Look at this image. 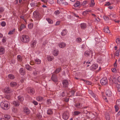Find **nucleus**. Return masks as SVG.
Segmentation results:
<instances>
[{
  "instance_id": "nucleus-1",
  "label": "nucleus",
  "mask_w": 120,
  "mask_h": 120,
  "mask_svg": "<svg viewBox=\"0 0 120 120\" xmlns=\"http://www.w3.org/2000/svg\"><path fill=\"white\" fill-rule=\"evenodd\" d=\"M0 105L1 107L5 110H7L10 108L9 103L6 101L2 102L1 103Z\"/></svg>"
},
{
  "instance_id": "nucleus-2",
  "label": "nucleus",
  "mask_w": 120,
  "mask_h": 120,
  "mask_svg": "<svg viewBox=\"0 0 120 120\" xmlns=\"http://www.w3.org/2000/svg\"><path fill=\"white\" fill-rule=\"evenodd\" d=\"M21 40L22 42L25 43L28 42L30 41L29 37L25 35H22L21 38Z\"/></svg>"
},
{
  "instance_id": "nucleus-3",
  "label": "nucleus",
  "mask_w": 120,
  "mask_h": 120,
  "mask_svg": "<svg viewBox=\"0 0 120 120\" xmlns=\"http://www.w3.org/2000/svg\"><path fill=\"white\" fill-rule=\"evenodd\" d=\"M100 82L101 84L103 85H105L108 84V79L106 78H103L101 80Z\"/></svg>"
},
{
  "instance_id": "nucleus-4",
  "label": "nucleus",
  "mask_w": 120,
  "mask_h": 120,
  "mask_svg": "<svg viewBox=\"0 0 120 120\" xmlns=\"http://www.w3.org/2000/svg\"><path fill=\"white\" fill-rule=\"evenodd\" d=\"M63 117L64 120H67L68 118L69 113L67 111L64 112L63 114Z\"/></svg>"
},
{
  "instance_id": "nucleus-5",
  "label": "nucleus",
  "mask_w": 120,
  "mask_h": 120,
  "mask_svg": "<svg viewBox=\"0 0 120 120\" xmlns=\"http://www.w3.org/2000/svg\"><path fill=\"white\" fill-rule=\"evenodd\" d=\"M4 91L5 93L9 94L11 91V90L8 87H6L4 89Z\"/></svg>"
},
{
  "instance_id": "nucleus-6",
  "label": "nucleus",
  "mask_w": 120,
  "mask_h": 120,
  "mask_svg": "<svg viewBox=\"0 0 120 120\" xmlns=\"http://www.w3.org/2000/svg\"><path fill=\"white\" fill-rule=\"evenodd\" d=\"M62 84L63 86L65 87H67L69 85V83L67 80H64L62 82Z\"/></svg>"
},
{
  "instance_id": "nucleus-7",
  "label": "nucleus",
  "mask_w": 120,
  "mask_h": 120,
  "mask_svg": "<svg viewBox=\"0 0 120 120\" xmlns=\"http://www.w3.org/2000/svg\"><path fill=\"white\" fill-rule=\"evenodd\" d=\"M51 79L52 80L55 82H57L58 81L56 75H52L51 77Z\"/></svg>"
},
{
  "instance_id": "nucleus-8",
  "label": "nucleus",
  "mask_w": 120,
  "mask_h": 120,
  "mask_svg": "<svg viewBox=\"0 0 120 120\" xmlns=\"http://www.w3.org/2000/svg\"><path fill=\"white\" fill-rule=\"evenodd\" d=\"M35 92V91L34 88H31L29 89L28 92V93L31 95H33Z\"/></svg>"
},
{
  "instance_id": "nucleus-9",
  "label": "nucleus",
  "mask_w": 120,
  "mask_h": 120,
  "mask_svg": "<svg viewBox=\"0 0 120 120\" xmlns=\"http://www.w3.org/2000/svg\"><path fill=\"white\" fill-rule=\"evenodd\" d=\"M59 53V51L58 49H55L52 52V53L53 55L55 56H57Z\"/></svg>"
},
{
  "instance_id": "nucleus-10",
  "label": "nucleus",
  "mask_w": 120,
  "mask_h": 120,
  "mask_svg": "<svg viewBox=\"0 0 120 120\" xmlns=\"http://www.w3.org/2000/svg\"><path fill=\"white\" fill-rule=\"evenodd\" d=\"M107 96L108 97H111L112 95V93L111 91L109 90H107L105 92Z\"/></svg>"
},
{
  "instance_id": "nucleus-11",
  "label": "nucleus",
  "mask_w": 120,
  "mask_h": 120,
  "mask_svg": "<svg viewBox=\"0 0 120 120\" xmlns=\"http://www.w3.org/2000/svg\"><path fill=\"white\" fill-rule=\"evenodd\" d=\"M13 104L14 106L16 107L19 106L20 105L19 102L18 101H14L13 102Z\"/></svg>"
},
{
  "instance_id": "nucleus-12",
  "label": "nucleus",
  "mask_w": 120,
  "mask_h": 120,
  "mask_svg": "<svg viewBox=\"0 0 120 120\" xmlns=\"http://www.w3.org/2000/svg\"><path fill=\"white\" fill-rule=\"evenodd\" d=\"M33 16L35 18H38L39 17V14L36 11H34L33 13Z\"/></svg>"
},
{
  "instance_id": "nucleus-13",
  "label": "nucleus",
  "mask_w": 120,
  "mask_h": 120,
  "mask_svg": "<svg viewBox=\"0 0 120 120\" xmlns=\"http://www.w3.org/2000/svg\"><path fill=\"white\" fill-rule=\"evenodd\" d=\"M80 26L82 29H84L86 27V25L85 23H81L80 25Z\"/></svg>"
},
{
  "instance_id": "nucleus-14",
  "label": "nucleus",
  "mask_w": 120,
  "mask_h": 120,
  "mask_svg": "<svg viewBox=\"0 0 120 120\" xmlns=\"http://www.w3.org/2000/svg\"><path fill=\"white\" fill-rule=\"evenodd\" d=\"M24 111L27 114H28L30 113V110L27 108L26 107H25L24 109Z\"/></svg>"
},
{
  "instance_id": "nucleus-15",
  "label": "nucleus",
  "mask_w": 120,
  "mask_h": 120,
  "mask_svg": "<svg viewBox=\"0 0 120 120\" xmlns=\"http://www.w3.org/2000/svg\"><path fill=\"white\" fill-rule=\"evenodd\" d=\"M37 41L35 40L32 41L31 43V46L32 47H35L36 45Z\"/></svg>"
},
{
  "instance_id": "nucleus-16",
  "label": "nucleus",
  "mask_w": 120,
  "mask_h": 120,
  "mask_svg": "<svg viewBox=\"0 0 120 120\" xmlns=\"http://www.w3.org/2000/svg\"><path fill=\"white\" fill-rule=\"evenodd\" d=\"M20 73L22 75H24L25 74V70L23 68H21L19 70Z\"/></svg>"
},
{
  "instance_id": "nucleus-17",
  "label": "nucleus",
  "mask_w": 120,
  "mask_h": 120,
  "mask_svg": "<svg viewBox=\"0 0 120 120\" xmlns=\"http://www.w3.org/2000/svg\"><path fill=\"white\" fill-rule=\"evenodd\" d=\"M61 48H63L65 47L66 46V44L64 43H61L59 44L58 45Z\"/></svg>"
},
{
  "instance_id": "nucleus-18",
  "label": "nucleus",
  "mask_w": 120,
  "mask_h": 120,
  "mask_svg": "<svg viewBox=\"0 0 120 120\" xmlns=\"http://www.w3.org/2000/svg\"><path fill=\"white\" fill-rule=\"evenodd\" d=\"M25 68L26 69L28 70L31 71L32 70V68L28 64H26L25 65Z\"/></svg>"
},
{
  "instance_id": "nucleus-19",
  "label": "nucleus",
  "mask_w": 120,
  "mask_h": 120,
  "mask_svg": "<svg viewBox=\"0 0 120 120\" xmlns=\"http://www.w3.org/2000/svg\"><path fill=\"white\" fill-rule=\"evenodd\" d=\"M103 30L105 32L108 33H110V30L109 29V28L108 27L105 28Z\"/></svg>"
},
{
  "instance_id": "nucleus-20",
  "label": "nucleus",
  "mask_w": 120,
  "mask_h": 120,
  "mask_svg": "<svg viewBox=\"0 0 120 120\" xmlns=\"http://www.w3.org/2000/svg\"><path fill=\"white\" fill-rule=\"evenodd\" d=\"M36 100L38 101H41L43 100V97L40 96H38L36 98Z\"/></svg>"
},
{
  "instance_id": "nucleus-21",
  "label": "nucleus",
  "mask_w": 120,
  "mask_h": 120,
  "mask_svg": "<svg viewBox=\"0 0 120 120\" xmlns=\"http://www.w3.org/2000/svg\"><path fill=\"white\" fill-rule=\"evenodd\" d=\"M67 32V30L64 29L62 30V32L61 33V34L62 35L64 36L66 34Z\"/></svg>"
},
{
  "instance_id": "nucleus-22",
  "label": "nucleus",
  "mask_w": 120,
  "mask_h": 120,
  "mask_svg": "<svg viewBox=\"0 0 120 120\" xmlns=\"http://www.w3.org/2000/svg\"><path fill=\"white\" fill-rule=\"evenodd\" d=\"M17 59L20 62H21L22 60L21 56L20 55H18L17 56Z\"/></svg>"
},
{
  "instance_id": "nucleus-23",
  "label": "nucleus",
  "mask_w": 120,
  "mask_h": 120,
  "mask_svg": "<svg viewBox=\"0 0 120 120\" xmlns=\"http://www.w3.org/2000/svg\"><path fill=\"white\" fill-rule=\"evenodd\" d=\"M5 50L4 49L1 48L0 49V55H2L4 53Z\"/></svg>"
},
{
  "instance_id": "nucleus-24",
  "label": "nucleus",
  "mask_w": 120,
  "mask_h": 120,
  "mask_svg": "<svg viewBox=\"0 0 120 120\" xmlns=\"http://www.w3.org/2000/svg\"><path fill=\"white\" fill-rule=\"evenodd\" d=\"M47 60L49 61H51L54 59V57L52 56H49L47 57Z\"/></svg>"
},
{
  "instance_id": "nucleus-25",
  "label": "nucleus",
  "mask_w": 120,
  "mask_h": 120,
  "mask_svg": "<svg viewBox=\"0 0 120 120\" xmlns=\"http://www.w3.org/2000/svg\"><path fill=\"white\" fill-rule=\"evenodd\" d=\"M26 27L25 26L24 24H22L20 26L19 31H21L22 30Z\"/></svg>"
},
{
  "instance_id": "nucleus-26",
  "label": "nucleus",
  "mask_w": 120,
  "mask_h": 120,
  "mask_svg": "<svg viewBox=\"0 0 120 120\" xmlns=\"http://www.w3.org/2000/svg\"><path fill=\"white\" fill-rule=\"evenodd\" d=\"M80 4V3L79 1H77L75 3L74 5V6L76 8L79 7Z\"/></svg>"
},
{
  "instance_id": "nucleus-27",
  "label": "nucleus",
  "mask_w": 120,
  "mask_h": 120,
  "mask_svg": "<svg viewBox=\"0 0 120 120\" xmlns=\"http://www.w3.org/2000/svg\"><path fill=\"white\" fill-rule=\"evenodd\" d=\"M17 85V84L15 82H12L10 83V85L12 87H15Z\"/></svg>"
},
{
  "instance_id": "nucleus-28",
  "label": "nucleus",
  "mask_w": 120,
  "mask_h": 120,
  "mask_svg": "<svg viewBox=\"0 0 120 120\" xmlns=\"http://www.w3.org/2000/svg\"><path fill=\"white\" fill-rule=\"evenodd\" d=\"M85 55L86 56H89L90 54V52L88 51H86L84 53Z\"/></svg>"
},
{
  "instance_id": "nucleus-29",
  "label": "nucleus",
  "mask_w": 120,
  "mask_h": 120,
  "mask_svg": "<svg viewBox=\"0 0 120 120\" xmlns=\"http://www.w3.org/2000/svg\"><path fill=\"white\" fill-rule=\"evenodd\" d=\"M18 99L20 101L22 102L24 100L23 98L21 96H19L18 97Z\"/></svg>"
},
{
  "instance_id": "nucleus-30",
  "label": "nucleus",
  "mask_w": 120,
  "mask_h": 120,
  "mask_svg": "<svg viewBox=\"0 0 120 120\" xmlns=\"http://www.w3.org/2000/svg\"><path fill=\"white\" fill-rule=\"evenodd\" d=\"M35 62L36 64H40L41 63V60L38 59H35Z\"/></svg>"
},
{
  "instance_id": "nucleus-31",
  "label": "nucleus",
  "mask_w": 120,
  "mask_h": 120,
  "mask_svg": "<svg viewBox=\"0 0 120 120\" xmlns=\"http://www.w3.org/2000/svg\"><path fill=\"white\" fill-rule=\"evenodd\" d=\"M76 41L77 43H79L81 42L82 39L80 37H78L76 39Z\"/></svg>"
},
{
  "instance_id": "nucleus-32",
  "label": "nucleus",
  "mask_w": 120,
  "mask_h": 120,
  "mask_svg": "<svg viewBox=\"0 0 120 120\" xmlns=\"http://www.w3.org/2000/svg\"><path fill=\"white\" fill-rule=\"evenodd\" d=\"M47 113L49 115H51L53 114V112L51 109H49L47 111Z\"/></svg>"
},
{
  "instance_id": "nucleus-33",
  "label": "nucleus",
  "mask_w": 120,
  "mask_h": 120,
  "mask_svg": "<svg viewBox=\"0 0 120 120\" xmlns=\"http://www.w3.org/2000/svg\"><path fill=\"white\" fill-rule=\"evenodd\" d=\"M98 65L97 64H93L92 66V68L94 69H96L98 67Z\"/></svg>"
},
{
  "instance_id": "nucleus-34",
  "label": "nucleus",
  "mask_w": 120,
  "mask_h": 120,
  "mask_svg": "<svg viewBox=\"0 0 120 120\" xmlns=\"http://www.w3.org/2000/svg\"><path fill=\"white\" fill-rule=\"evenodd\" d=\"M8 78L11 79H13L15 78V76L14 75L12 74H10L8 75Z\"/></svg>"
},
{
  "instance_id": "nucleus-35",
  "label": "nucleus",
  "mask_w": 120,
  "mask_h": 120,
  "mask_svg": "<svg viewBox=\"0 0 120 120\" xmlns=\"http://www.w3.org/2000/svg\"><path fill=\"white\" fill-rule=\"evenodd\" d=\"M81 80L84 81V82L87 85H90L91 84V82L85 80L84 79H81Z\"/></svg>"
},
{
  "instance_id": "nucleus-36",
  "label": "nucleus",
  "mask_w": 120,
  "mask_h": 120,
  "mask_svg": "<svg viewBox=\"0 0 120 120\" xmlns=\"http://www.w3.org/2000/svg\"><path fill=\"white\" fill-rule=\"evenodd\" d=\"M95 4V3L94 2V0H91V4H90V6L93 7L94 5Z\"/></svg>"
},
{
  "instance_id": "nucleus-37",
  "label": "nucleus",
  "mask_w": 120,
  "mask_h": 120,
  "mask_svg": "<svg viewBox=\"0 0 120 120\" xmlns=\"http://www.w3.org/2000/svg\"><path fill=\"white\" fill-rule=\"evenodd\" d=\"M91 11L90 10H86L83 12V14L85 15L86 14H88L89 12H90Z\"/></svg>"
},
{
  "instance_id": "nucleus-38",
  "label": "nucleus",
  "mask_w": 120,
  "mask_h": 120,
  "mask_svg": "<svg viewBox=\"0 0 120 120\" xmlns=\"http://www.w3.org/2000/svg\"><path fill=\"white\" fill-rule=\"evenodd\" d=\"M46 20L49 24H51L53 23V21L51 19L49 18H46Z\"/></svg>"
},
{
  "instance_id": "nucleus-39",
  "label": "nucleus",
  "mask_w": 120,
  "mask_h": 120,
  "mask_svg": "<svg viewBox=\"0 0 120 120\" xmlns=\"http://www.w3.org/2000/svg\"><path fill=\"white\" fill-rule=\"evenodd\" d=\"M33 26V24L32 23L29 24L28 26V28L30 29H31Z\"/></svg>"
},
{
  "instance_id": "nucleus-40",
  "label": "nucleus",
  "mask_w": 120,
  "mask_h": 120,
  "mask_svg": "<svg viewBox=\"0 0 120 120\" xmlns=\"http://www.w3.org/2000/svg\"><path fill=\"white\" fill-rule=\"evenodd\" d=\"M61 69L60 68H58L56 69L55 72L56 74L58 73L60 71Z\"/></svg>"
},
{
  "instance_id": "nucleus-41",
  "label": "nucleus",
  "mask_w": 120,
  "mask_h": 120,
  "mask_svg": "<svg viewBox=\"0 0 120 120\" xmlns=\"http://www.w3.org/2000/svg\"><path fill=\"white\" fill-rule=\"evenodd\" d=\"M74 114L75 116H77L80 114L81 112L79 111H76L74 112Z\"/></svg>"
},
{
  "instance_id": "nucleus-42",
  "label": "nucleus",
  "mask_w": 120,
  "mask_h": 120,
  "mask_svg": "<svg viewBox=\"0 0 120 120\" xmlns=\"http://www.w3.org/2000/svg\"><path fill=\"white\" fill-rule=\"evenodd\" d=\"M116 86L118 91L120 92V85L117 84H116Z\"/></svg>"
},
{
  "instance_id": "nucleus-43",
  "label": "nucleus",
  "mask_w": 120,
  "mask_h": 120,
  "mask_svg": "<svg viewBox=\"0 0 120 120\" xmlns=\"http://www.w3.org/2000/svg\"><path fill=\"white\" fill-rule=\"evenodd\" d=\"M90 96L94 98L95 99H96V98H97V96L96 95L93 93V94H92V95H90Z\"/></svg>"
},
{
  "instance_id": "nucleus-44",
  "label": "nucleus",
  "mask_w": 120,
  "mask_h": 120,
  "mask_svg": "<svg viewBox=\"0 0 120 120\" xmlns=\"http://www.w3.org/2000/svg\"><path fill=\"white\" fill-rule=\"evenodd\" d=\"M60 11L59 10H56L54 12V13L56 15H57L59 14L60 13Z\"/></svg>"
},
{
  "instance_id": "nucleus-45",
  "label": "nucleus",
  "mask_w": 120,
  "mask_h": 120,
  "mask_svg": "<svg viewBox=\"0 0 120 120\" xmlns=\"http://www.w3.org/2000/svg\"><path fill=\"white\" fill-rule=\"evenodd\" d=\"M4 117L6 119L8 120L10 118V116L8 115H5L4 116Z\"/></svg>"
},
{
  "instance_id": "nucleus-46",
  "label": "nucleus",
  "mask_w": 120,
  "mask_h": 120,
  "mask_svg": "<svg viewBox=\"0 0 120 120\" xmlns=\"http://www.w3.org/2000/svg\"><path fill=\"white\" fill-rule=\"evenodd\" d=\"M111 70L112 71L114 72V73H116L117 71V69L116 68H112L111 69Z\"/></svg>"
},
{
  "instance_id": "nucleus-47",
  "label": "nucleus",
  "mask_w": 120,
  "mask_h": 120,
  "mask_svg": "<svg viewBox=\"0 0 120 120\" xmlns=\"http://www.w3.org/2000/svg\"><path fill=\"white\" fill-rule=\"evenodd\" d=\"M75 107L77 108H80V104L79 103H76L75 105Z\"/></svg>"
},
{
  "instance_id": "nucleus-48",
  "label": "nucleus",
  "mask_w": 120,
  "mask_h": 120,
  "mask_svg": "<svg viewBox=\"0 0 120 120\" xmlns=\"http://www.w3.org/2000/svg\"><path fill=\"white\" fill-rule=\"evenodd\" d=\"M38 73V71L36 70H35L34 71H33V74L35 76L37 75Z\"/></svg>"
},
{
  "instance_id": "nucleus-49",
  "label": "nucleus",
  "mask_w": 120,
  "mask_h": 120,
  "mask_svg": "<svg viewBox=\"0 0 120 120\" xmlns=\"http://www.w3.org/2000/svg\"><path fill=\"white\" fill-rule=\"evenodd\" d=\"M105 117L106 120H109L110 119V117L109 115H106Z\"/></svg>"
},
{
  "instance_id": "nucleus-50",
  "label": "nucleus",
  "mask_w": 120,
  "mask_h": 120,
  "mask_svg": "<svg viewBox=\"0 0 120 120\" xmlns=\"http://www.w3.org/2000/svg\"><path fill=\"white\" fill-rule=\"evenodd\" d=\"M120 51L119 50H117L116 51L115 53V55L116 56H118L119 55V53Z\"/></svg>"
},
{
  "instance_id": "nucleus-51",
  "label": "nucleus",
  "mask_w": 120,
  "mask_h": 120,
  "mask_svg": "<svg viewBox=\"0 0 120 120\" xmlns=\"http://www.w3.org/2000/svg\"><path fill=\"white\" fill-rule=\"evenodd\" d=\"M32 102L34 105H38V103L36 101L34 100L33 101H32Z\"/></svg>"
},
{
  "instance_id": "nucleus-52",
  "label": "nucleus",
  "mask_w": 120,
  "mask_h": 120,
  "mask_svg": "<svg viewBox=\"0 0 120 120\" xmlns=\"http://www.w3.org/2000/svg\"><path fill=\"white\" fill-rule=\"evenodd\" d=\"M1 25L2 26H4L6 25V23L4 22H1Z\"/></svg>"
},
{
  "instance_id": "nucleus-53",
  "label": "nucleus",
  "mask_w": 120,
  "mask_h": 120,
  "mask_svg": "<svg viewBox=\"0 0 120 120\" xmlns=\"http://www.w3.org/2000/svg\"><path fill=\"white\" fill-rule=\"evenodd\" d=\"M37 117L38 118L40 119L42 117L41 115L40 114V113H38L37 115Z\"/></svg>"
},
{
  "instance_id": "nucleus-54",
  "label": "nucleus",
  "mask_w": 120,
  "mask_h": 120,
  "mask_svg": "<svg viewBox=\"0 0 120 120\" xmlns=\"http://www.w3.org/2000/svg\"><path fill=\"white\" fill-rule=\"evenodd\" d=\"M87 3V1H83L82 3V5L83 6L86 5Z\"/></svg>"
},
{
  "instance_id": "nucleus-55",
  "label": "nucleus",
  "mask_w": 120,
  "mask_h": 120,
  "mask_svg": "<svg viewBox=\"0 0 120 120\" xmlns=\"http://www.w3.org/2000/svg\"><path fill=\"white\" fill-rule=\"evenodd\" d=\"M15 31V30H12L10 31V32L8 33V34H13L14 33Z\"/></svg>"
},
{
  "instance_id": "nucleus-56",
  "label": "nucleus",
  "mask_w": 120,
  "mask_h": 120,
  "mask_svg": "<svg viewBox=\"0 0 120 120\" xmlns=\"http://www.w3.org/2000/svg\"><path fill=\"white\" fill-rule=\"evenodd\" d=\"M120 42V40L119 38H117L116 40V42L117 45L119 44Z\"/></svg>"
},
{
  "instance_id": "nucleus-57",
  "label": "nucleus",
  "mask_w": 120,
  "mask_h": 120,
  "mask_svg": "<svg viewBox=\"0 0 120 120\" xmlns=\"http://www.w3.org/2000/svg\"><path fill=\"white\" fill-rule=\"evenodd\" d=\"M115 109L116 112L118 111L119 110V108L117 105H115Z\"/></svg>"
},
{
  "instance_id": "nucleus-58",
  "label": "nucleus",
  "mask_w": 120,
  "mask_h": 120,
  "mask_svg": "<svg viewBox=\"0 0 120 120\" xmlns=\"http://www.w3.org/2000/svg\"><path fill=\"white\" fill-rule=\"evenodd\" d=\"M88 92L90 95H92V94H93V93L92 91L90 90H88Z\"/></svg>"
},
{
  "instance_id": "nucleus-59",
  "label": "nucleus",
  "mask_w": 120,
  "mask_h": 120,
  "mask_svg": "<svg viewBox=\"0 0 120 120\" xmlns=\"http://www.w3.org/2000/svg\"><path fill=\"white\" fill-rule=\"evenodd\" d=\"M64 93V92H62V94L60 95V97L61 98H63L65 96Z\"/></svg>"
},
{
  "instance_id": "nucleus-60",
  "label": "nucleus",
  "mask_w": 120,
  "mask_h": 120,
  "mask_svg": "<svg viewBox=\"0 0 120 120\" xmlns=\"http://www.w3.org/2000/svg\"><path fill=\"white\" fill-rule=\"evenodd\" d=\"M4 10V9L2 7L0 8V13L3 12Z\"/></svg>"
},
{
  "instance_id": "nucleus-61",
  "label": "nucleus",
  "mask_w": 120,
  "mask_h": 120,
  "mask_svg": "<svg viewBox=\"0 0 120 120\" xmlns=\"http://www.w3.org/2000/svg\"><path fill=\"white\" fill-rule=\"evenodd\" d=\"M116 104L118 106L120 107V100L118 101H116Z\"/></svg>"
},
{
  "instance_id": "nucleus-62",
  "label": "nucleus",
  "mask_w": 120,
  "mask_h": 120,
  "mask_svg": "<svg viewBox=\"0 0 120 120\" xmlns=\"http://www.w3.org/2000/svg\"><path fill=\"white\" fill-rule=\"evenodd\" d=\"M111 5L110 3L109 2H106V4H105V6H109Z\"/></svg>"
},
{
  "instance_id": "nucleus-63",
  "label": "nucleus",
  "mask_w": 120,
  "mask_h": 120,
  "mask_svg": "<svg viewBox=\"0 0 120 120\" xmlns=\"http://www.w3.org/2000/svg\"><path fill=\"white\" fill-rule=\"evenodd\" d=\"M88 111L85 109H83V113L85 114H87L88 113Z\"/></svg>"
},
{
  "instance_id": "nucleus-64",
  "label": "nucleus",
  "mask_w": 120,
  "mask_h": 120,
  "mask_svg": "<svg viewBox=\"0 0 120 120\" xmlns=\"http://www.w3.org/2000/svg\"><path fill=\"white\" fill-rule=\"evenodd\" d=\"M60 21H57L55 25L56 26H58L59 25L60 23Z\"/></svg>"
}]
</instances>
